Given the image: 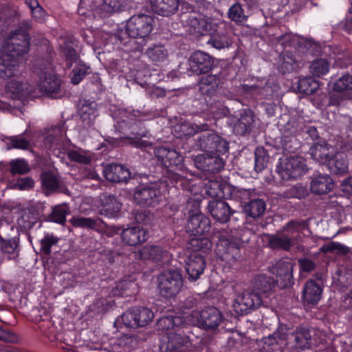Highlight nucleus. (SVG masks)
Segmentation results:
<instances>
[{
    "mask_svg": "<svg viewBox=\"0 0 352 352\" xmlns=\"http://www.w3.org/2000/svg\"><path fill=\"white\" fill-rule=\"evenodd\" d=\"M322 253L336 252L338 254H346L349 253L348 247L336 241H331L321 246L320 249Z\"/></svg>",
    "mask_w": 352,
    "mask_h": 352,
    "instance_id": "nucleus-56",
    "label": "nucleus"
},
{
    "mask_svg": "<svg viewBox=\"0 0 352 352\" xmlns=\"http://www.w3.org/2000/svg\"><path fill=\"white\" fill-rule=\"evenodd\" d=\"M185 269L188 279L192 281L197 280L203 274L206 267L205 255L199 253H190L185 260Z\"/></svg>",
    "mask_w": 352,
    "mask_h": 352,
    "instance_id": "nucleus-23",
    "label": "nucleus"
},
{
    "mask_svg": "<svg viewBox=\"0 0 352 352\" xmlns=\"http://www.w3.org/2000/svg\"><path fill=\"white\" fill-rule=\"evenodd\" d=\"M65 133V122H60L53 127L51 132L45 137L44 144L48 148L59 144L60 138Z\"/></svg>",
    "mask_w": 352,
    "mask_h": 352,
    "instance_id": "nucleus-44",
    "label": "nucleus"
},
{
    "mask_svg": "<svg viewBox=\"0 0 352 352\" xmlns=\"http://www.w3.org/2000/svg\"><path fill=\"white\" fill-rule=\"evenodd\" d=\"M232 197L236 199L242 209V213L248 220H258L264 215L266 199L257 195L255 190L239 189L234 190Z\"/></svg>",
    "mask_w": 352,
    "mask_h": 352,
    "instance_id": "nucleus-6",
    "label": "nucleus"
},
{
    "mask_svg": "<svg viewBox=\"0 0 352 352\" xmlns=\"http://www.w3.org/2000/svg\"><path fill=\"white\" fill-rule=\"evenodd\" d=\"M121 238L123 243L129 246H136L145 242L148 232L140 226L128 227L122 229Z\"/></svg>",
    "mask_w": 352,
    "mask_h": 352,
    "instance_id": "nucleus-28",
    "label": "nucleus"
},
{
    "mask_svg": "<svg viewBox=\"0 0 352 352\" xmlns=\"http://www.w3.org/2000/svg\"><path fill=\"white\" fill-rule=\"evenodd\" d=\"M263 303L261 296L253 291H245L238 295L233 303L234 311L239 315H246L258 309Z\"/></svg>",
    "mask_w": 352,
    "mask_h": 352,
    "instance_id": "nucleus-17",
    "label": "nucleus"
},
{
    "mask_svg": "<svg viewBox=\"0 0 352 352\" xmlns=\"http://www.w3.org/2000/svg\"><path fill=\"white\" fill-rule=\"evenodd\" d=\"M208 208L214 219L221 223L229 221L231 216L237 212L226 201L222 199L210 200Z\"/></svg>",
    "mask_w": 352,
    "mask_h": 352,
    "instance_id": "nucleus-22",
    "label": "nucleus"
},
{
    "mask_svg": "<svg viewBox=\"0 0 352 352\" xmlns=\"http://www.w3.org/2000/svg\"><path fill=\"white\" fill-rule=\"evenodd\" d=\"M153 318V312L145 307H134L122 315L123 324L129 328L145 327Z\"/></svg>",
    "mask_w": 352,
    "mask_h": 352,
    "instance_id": "nucleus-14",
    "label": "nucleus"
},
{
    "mask_svg": "<svg viewBox=\"0 0 352 352\" xmlns=\"http://www.w3.org/2000/svg\"><path fill=\"white\" fill-rule=\"evenodd\" d=\"M89 69L90 67L89 65L80 60L72 70L71 82L74 85H78L89 73Z\"/></svg>",
    "mask_w": 352,
    "mask_h": 352,
    "instance_id": "nucleus-53",
    "label": "nucleus"
},
{
    "mask_svg": "<svg viewBox=\"0 0 352 352\" xmlns=\"http://www.w3.org/2000/svg\"><path fill=\"white\" fill-rule=\"evenodd\" d=\"M138 256L140 259L151 261L158 266L168 265L172 257L166 248L160 245L144 246L139 251Z\"/></svg>",
    "mask_w": 352,
    "mask_h": 352,
    "instance_id": "nucleus-18",
    "label": "nucleus"
},
{
    "mask_svg": "<svg viewBox=\"0 0 352 352\" xmlns=\"http://www.w3.org/2000/svg\"><path fill=\"white\" fill-rule=\"evenodd\" d=\"M9 140V144L13 148L25 150L30 146L29 140L21 135L12 136Z\"/></svg>",
    "mask_w": 352,
    "mask_h": 352,
    "instance_id": "nucleus-63",
    "label": "nucleus"
},
{
    "mask_svg": "<svg viewBox=\"0 0 352 352\" xmlns=\"http://www.w3.org/2000/svg\"><path fill=\"white\" fill-rule=\"evenodd\" d=\"M145 54L150 60L157 64L168 58V52L164 45L152 44L147 47Z\"/></svg>",
    "mask_w": 352,
    "mask_h": 352,
    "instance_id": "nucleus-41",
    "label": "nucleus"
},
{
    "mask_svg": "<svg viewBox=\"0 0 352 352\" xmlns=\"http://www.w3.org/2000/svg\"><path fill=\"white\" fill-rule=\"evenodd\" d=\"M254 113L250 109H243L240 118L234 124V132L239 135L250 133L254 126Z\"/></svg>",
    "mask_w": 352,
    "mask_h": 352,
    "instance_id": "nucleus-31",
    "label": "nucleus"
},
{
    "mask_svg": "<svg viewBox=\"0 0 352 352\" xmlns=\"http://www.w3.org/2000/svg\"><path fill=\"white\" fill-rule=\"evenodd\" d=\"M313 329L306 327H298L288 338V343L297 351L309 349L311 344Z\"/></svg>",
    "mask_w": 352,
    "mask_h": 352,
    "instance_id": "nucleus-25",
    "label": "nucleus"
},
{
    "mask_svg": "<svg viewBox=\"0 0 352 352\" xmlns=\"http://www.w3.org/2000/svg\"><path fill=\"white\" fill-rule=\"evenodd\" d=\"M234 69L231 67H225L218 74H206L200 77L198 81V91L201 99L206 102H214L220 96L221 80H230L235 75L230 76Z\"/></svg>",
    "mask_w": 352,
    "mask_h": 352,
    "instance_id": "nucleus-7",
    "label": "nucleus"
},
{
    "mask_svg": "<svg viewBox=\"0 0 352 352\" xmlns=\"http://www.w3.org/2000/svg\"><path fill=\"white\" fill-rule=\"evenodd\" d=\"M274 286V279L266 275H258L255 278V287L263 293H267Z\"/></svg>",
    "mask_w": 352,
    "mask_h": 352,
    "instance_id": "nucleus-55",
    "label": "nucleus"
},
{
    "mask_svg": "<svg viewBox=\"0 0 352 352\" xmlns=\"http://www.w3.org/2000/svg\"><path fill=\"white\" fill-rule=\"evenodd\" d=\"M323 291L322 283L313 279L308 280L302 289V299L308 305H316L322 298Z\"/></svg>",
    "mask_w": 352,
    "mask_h": 352,
    "instance_id": "nucleus-26",
    "label": "nucleus"
},
{
    "mask_svg": "<svg viewBox=\"0 0 352 352\" xmlns=\"http://www.w3.org/2000/svg\"><path fill=\"white\" fill-rule=\"evenodd\" d=\"M98 202V212L105 217L115 218L121 210L122 204L115 195L107 193L102 194L99 197Z\"/></svg>",
    "mask_w": 352,
    "mask_h": 352,
    "instance_id": "nucleus-24",
    "label": "nucleus"
},
{
    "mask_svg": "<svg viewBox=\"0 0 352 352\" xmlns=\"http://www.w3.org/2000/svg\"><path fill=\"white\" fill-rule=\"evenodd\" d=\"M116 114V127L120 133V138L128 140L135 147L144 146L146 142L141 140L147 134L144 122L150 120L151 116L132 107L119 109Z\"/></svg>",
    "mask_w": 352,
    "mask_h": 352,
    "instance_id": "nucleus-5",
    "label": "nucleus"
},
{
    "mask_svg": "<svg viewBox=\"0 0 352 352\" xmlns=\"http://www.w3.org/2000/svg\"><path fill=\"white\" fill-rule=\"evenodd\" d=\"M197 146L205 153L197 155L194 164L197 169L211 175H215L224 169L226 162L220 155L229 150L228 142L212 131L205 132L197 139Z\"/></svg>",
    "mask_w": 352,
    "mask_h": 352,
    "instance_id": "nucleus-2",
    "label": "nucleus"
},
{
    "mask_svg": "<svg viewBox=\"0 0 352 352\" xmlns=\"http://www.w3.org/2000/svg\"><path fill=\"white\" fill-rule=\"evenodd\" d=\"M212 246V243L208 237L201 236H193L187 244V248L192 251L190 253L199 252L204 255L210 252Z\"/></svg>",
    "mask_w": 352,
    "mask_h": 352,
    "instance_id": "nucleus-38",
    "label": "nucleus"
},
{
    "mask_svg": "<svg viewBox=\"0 0 352 352\" xmlns=\"http://www.w3.org/2000/svg\"><path fill=\"white\" fill-rule=\"evenodd\" d=\"M6 90L12 99L24 100L30 96L32 88L26 83L12 80L7 83Z\"/></svg>",
    "mask_w": 352,
    "mask_h": 352,
    "instance_id": "nucleus-35",
    "label": "nucleus"
},
{
    "mask_svg": "<svg viewBox=\"0 0 352 352\" xmlns=\"http://www.w3.org/2000/svg\"><path fill=\"white\" fill-rule=\"evenodd\" d=\"M318 88V81L311 76L300 78L298 80L296 87L298 91L305 95H311L314 94Z\"/></svg>",
    "mask_w": 352,
    "mask_h": 352,
    "instance_id": "nucleus-46",
    "label": "nucleus"
},
{
    "mask_svg": "<svg viewBox=\"0 0 352 352\" xmlns=\"http://www.w3.org/2000/svg\"><path fill=\"white\" fill-rule=\"evenodd\" d=\"M137 292V284L131 279H123L116 283L111 289L113 296H131Z\"/></svg>",
    "mask_w": 352,
    "mask_h": 352,
    "instance_id": "nucleus-40",
    "label": "nucleus"
},
{
    "mask_svg": "<svg viewBox=\"0 0 352 352\" xmlns=\"http://www.w3.org/2000/svg\"><path fill=\"white\" fill-rule=\"evenodd\" d=\"M282 145L284 151L288 153H295L300 147V142L294 136H283Z\"/></svg>",
    "mask_w": 352,
    "mask_h": 352,
    "instance_id": "nucleus-58",
    "label": "nucleus"
},
{
    "mask_svg": "<svg viewBox=\"0 0 352 352\" xmlns=\"http://www.w3.org/2000/svg\"><path fill=\"white\" fill-rule=\"evenodd\" d=\"M199 204L197 201L187 202V208L192 206L195 210V212L190 213L192 211L188 209L189 217L186 226V232L192 236H202L211 228L210 219L199 210Z\"/></svg>",
    "mask_w": 352,
    "mask_h": 352,
    "instance_id": "nucleus-9",
    "label": "nucleus"
},
{
    "mask_svg": "<svg viewBox=\"0 0 352 352\" xmlns=\"http://www.w3.org/2000/svg\"><path fill=\"white\" fill-rule=\"evenodd\" d=\"M154 154L157 162L166 169L165 182L176 188L191 191L197 185L196 175L184 166V157L175 149L164 146L155 148Z\"/></svg>",
    "mask_w": 352,
    "mask_h": 352,
    "instance_id": "nucleus-1",
    "label": "nucleus"
},
{
    "mask_svg": "<svg viewBox=\"0 0 352 352\" xmlns=\"http://www.w3.org/2000/svg\"><path fill=\"white\" fill-rule=\"evenodd\" d=\"M62 48L67 69H70L74 63L78 64L79 61L81 60L79 54L74 49L72 42L68 41H65Z\"/></svg>",
    "mask_w": 352,
    "mask_h": 352,
    "instance_id": "nucleus-48",
    "label": "nucleus"
},
{
    "mask_svg": "<svg viewBox=\"0 0 352 352\" xmlns=\"http://www.w3.org/2000/svg\"><path fill=\"white\" fill-rule=\"evenodd\" d=\"M102 173L105 179L113 183H125L131 178L129 168L118 164H107Z\"/></svg>",
    "mask_w": 352,
    "mask_h": 352,
    "instance_id": "nucleus-27",
    "label": "nucleus"
},
{
    "mask_svg": "<svg viewBox=\"0 0 352 352\" xmlns=\"http://www.w3.org/2000/svg\"><path fill=\"white\" fill-rule=\"evenodd\" d=\"M165 187L161 182L140 184L133 192L134 201L142 207L155 208L164 199Z\"/></svg>",
    "mask_w": 352,
    "mask_h": 352,
    "instance_id": "nucleus-8",
    "label": "nucleus"
},
{
    "mask_svg": "<svg viewBox=\"0 0 352 352\" xmlns=\"http://www.w3.org/2000/svg\"><path fill=\"white\" fill-rule=\"evenodd\" d=\"M191 317L198 327L205 330L216 329L223 320L222 313L213 306L206 307L201 311H193Z\"/></svg>",
    "mask_w": 352,
    "mask_h": 352,
    "instance_id": "nucleus-11",
    "label": "nucleus"
},
{
    "mask_svg": "<svg viewBox=\"0 0 352 352\" xmlns=\"http://www.w3.org/2000/svg\"><path fill=\"white\" fill-rule=\"evenodd\" d=\"M228 17L236 23H242L247 19L242 5L239 3H235L230 7Z\"/></svg>",
    "mask_w": 352,
    "mask_h": 352,
    "instance_id": "nucleus-54",
    "label": "nucleus"
},
{
    "mask_svg": "<svg viewBox=\"0 0 352 352\" xmlns=\"http://www.w3.org/2000/svg\"><path fill=\"white\" fill-rule=\"evenodd\" d=\"M60 80L56 75L43 72L40 76L38 85L41 91L56 98L60 90Z\"/></svg>",
    "mask_w": 352,
    "mask_h": 352,
    "instance_id": "nucleus-29",
    "label": "nucleus"
},
{
    "mask_svg": "<svg viewBox=\"0 0 352 352\" xmlns=\"http://www.w3.org/2000/svg\"><path fill=\"white\" fill-rule=\"evenodd\" d=\"M60 239L52 232H45L43 238L39 241L40 252L41 254L49 256L52 253V248L57 246Z\"/></svg>",
    "mask_w": 352,
    "mask_h": 352,
    "instance_id": "nucleus-47",
    "label": "nucleus"
},
{
    "mask_svg": "<svg viewBox=\"0 0 352 352\" xmlns=\"http://www.w3.org/2000/svg\"><path fill=\"white\" fill-rule=\"evenodd\" d=\"M278 42L285 48V50L279 55L277 68L283 74L292 73L298 67V63L293 53L285 48L291 47L294 44V41L290 34H285L279 36Z\"/></svg>",
    "mask_w": 352,
    "mask_h": 352,
    "instance_id": "nucleus-16",
    "label": "nucleus"
},
{
    "mask_svg": "<svg viewBox=\"0 0 352 352\" xmlns=\"http://www.w3.org/2000/svg\"><path fill=\"white\" fill-rule=\"evenodd\" d=\"M276 171L283 180L296 179L307 171L305 160L298 156H291L276 165Z\"/></svg>",
    "mask_w": 352,
    "mask_h": 352,
    "instance_id": "nucleus-13",
    "label": "nucleus"
},
{
    "mask_svg": "<svg viewBox=\"0 0 352 352\" xmlns=\"http://www.w3.org/2000/svg\"><path fill=\"white\" fill-rule=\"evenodd\" d=\"M267 151L263 146H258L254 151V170L257 173L262 172L267 166L269 161Z\"/></svg>",
    "mask_w": 352,
    "mask_h": 352,
    "instance_id": "nucleus-50",
    "label": "nucleus"
},
{
    "mask_svg": "<svg viewBox=\"0 0 352 352\" xmlns=\"http://www.w3.org/2000/svg\"><path fill=\"white\" fill-rule=\"evenodd\" d=\"M229 30L224 23H219L211 26V32L206 43L220 50L228 47L230 43Z\"/></svg>",
    "mask_w": 352,
    "mask_h": 352,
    "instance_id": "nucleus-20",
    "label": "nucleus"
},
{
    "mask_svg": "<svg viewBox=\"0 0 352 352\" xmlns=\"http://www.w3.org/2000/svg\"><path fill=\"white\" fill-rule=\"evenodd\" d=\"M133 214L135 221L139 224L147 225L153 219V214L146 209H135Z\"/></svg>",
    "mask_w": 352,
    "mask_h": 352,
    "instance_id": "nucleus-59",
    "label": "nucleus"
},
{
    "mask_svg": "<svg viewBox=\"0 0 352 352\" xmlns=\"http://www.w3.org/2000/svg\"><path fill=\"white\" fill-rule=\"evenodd\" d=\"M152 10L159 15L168 16L179 8V0H150Z\"/></svg>",
    "mask_w": 352,
    "mask_h": 352,
    "instance_id": "nucleus-36",
    "label": "nucleus"
},
{
    "mask_svg": "<svg viewBox=\"0 0 352 352\" xmlns=\"http://www.w3.org/2000/svg\"><path fill=\"white\" fill-rule=\"evenodd\" d=\"M202 111H207L212 114L215 120L221 119L230 113V109L224 105L221 100V96L217 97V100L214 102H206L201 108Z\"/></svg>",
    "mask_w": 352,
    "mask_h": 352,
    "instance_id": "nucleus-39",
    "label": "nucleus"
},
{
    "mask_svg": "<svg viewBox=\"0 0 352 352\" xmlns=\"http://www.w3.org/2000/svg\"><path fill=\"white\" fill-rule=\"evenodd\" d=\"M296 222L292 220L287 223L276 234H270L268 245L272 250L289 251L292 245V234L296 228Z\"/></svg>",
    "mask_w": 352,
    "mask_h": 352,
    "instance_id": "nucleus-15",
    "label": "nucleus"
},
{
    "mask_svg": "<svg viewBox=\"0 0 352 352\" xmlns=\"http://www.w3.org/2000/svg\"><path fill=\"white\" fill-rule=\"evenodd\" d=\"M213 65L212 56L204 52L196 51L188 59V71L195 75L204 74L212 69Z\"/></svg>",
    "mask_w": 352,
    "mask_h": 352,
    "instance_id": "nucleus-19",
    "label": "nucleus"
},
{
    "mask_svg": "<svg viewBox=\"0 0 352 352\" xmlns=\"http://www.w3.org/2000/svg\"><path fill=\"white\" fill-rule=\"evenodd\" d=\"M309 154L314 160L324 166L331 157L329 148L325 142L314 143L309 149Z\"/></svg>",
    "mask_w": 352,
    "mask_h": 352,
    "instance_id": "nucleus-42",
    "label": "nucleus"
},
{
    "mask_svg": "<svg viewBox=\"0 0 352 352\" xmlns=\"http://www.w3.org/2000/svg\"><path fill=\"white\" fill-rule=\"evenodd\" d=\"M330 69V63L324 58H316L314 60L309 67L311 73L317 77L326 75Z\"/></svg>",
    "mask_w": 352,
    "mask_h": 352,
    "instance_id": "nucleus-51",
    "label": "nucleus"
},
{
    "mask_svg": "<svg viewBox=\"0 0 352 352\" xmlns=\"http://www.w3.org/2000/svg\"><path fill=\"white\" fill-rule=\"evenodd\" d=\"M293 265L289 261H280L276 267V281L280 283V287H287L293 280Z\"/></svg>",
    "mask_w": 352,
    "mask_h": 352,
    "instance_id": "nucleus-37",
    "label": "nucleus"
},
{
    "mask_svg": "<svg viewBox=\"0 0 352 352\" xmlns=\"http://www.w3.org/2000/svg\"><path fill=\"white\" fill-rule=\"evenodd\" d=\"M157 281L160 294L165 298L175 296L183 285L182 275L178 270H169L161 274L157 278Z\"/></svg>",
    "mask_w": 352,
    "mask_h": 352,
    "instance_id": "nucleus-12",
    "label": "nucleus"
},
{
    "mask_svg": "<svg viewBox=\"0 0 352 352\" xmlns=\"http://www.w3.org/2000/svg\"><path fill=\"white\" fill-rule=\"evenodd\" d=\"M217 247L223 260L235 261L241 256L240 246L235 241L220 239Z\"/></svg>",
    "mask_w": 352,
    "mask_h": 352,
    "instance_id": "nucleus-33",
    "label": "nucleus"
},
{
    "mask_svg": "<svg viewBox=\"0 0 352 352\" xmlns=\"http://www.w3.org/2000/svg\"><path fill=\"white\" fill-rule=\"evenodd\" d=\"M126 0H103L102 8L107 12L120 11L124 6Z\"/></svg>",
    "mask_w": 352,
    "mask_h": 352,
    "instance_id": "nucleus-61",
    "label": "nucleus"
},
{
    "mask_svg": "<svg viewBox=\"0 0 352 352\" xmlns=\"http://www.w3.org/2000/svg\"><path fill=\"white\" fill-rule=\"evenodd\" d=\"M68 214H69V208L64 204L54 206L48 217L52 222L64 224L66 222V217Z\"/></svg>",
    "mask_w": 352,
    "mask_h": 352,
    "instance_id": "nucleus-49",
    "label": "nucleus"
},
{
    "mask_svg": "<svg viewBox=\"0 0 352 352\" xmlns=\"http://www.w3.org/2000/svg\"><path fill=\"white\" fill-rule=\"evenodd\" d=\"M287 344V342L283 336L279 333H274L258 341L254 352H287L285 347Z\"/></svg>",
    "mask_w": 352,
    "mask_h": 352,
    "instance_id": "nucleus-21",
    "label": "nucleus"
},
{
    "mask_svg": "<svg viewBox=\"0 0 352 352\" xmlns=\"http://www.w3.org/2000/svg\"><path fill=\"white\" fill-rule=\"evenodd\" d=\"M305 139L307 141H316L320 139V133L315 126H306L304 131Z\"/></svg>",
    "mask_w": 352,
    "mask_h": 352,
    "instance_id": "nucleus-64",
    "label": "nucleus"
},
{
    "mask_svg": "<svg viewBox=\"0 0 352 352\" xmlns=\"http://www.w3.org/2000/svg\"><path fill=\"white\" fill-rule=\"evenodd\" d=\"M32 22L23 20L12 34L10 40L5 46V53L0 56V78L7 79L12 77L18 66L16 56L28 52L30 45V31Z\"/></svg>",
    "mask_w": 352,
    "mask_h": 352,
    "instance_id": "nucleus-4",
    "label": "nucleus"
},
{
    "mask_svg": "<svg viewBox=\"0 0 352 352\" xmlns=\"http://www.w3.org/2000/svg\"><path fill=\"white\" fill-rule=\"evenodd\" d=\"M153 23L154 19L149 15L144 14L133 15L126 22L125 34L145 38L146 41L153 30Z\"/></svg>",
    "mask_w": 352,
    "mask_h": 352,
    "instance_id": "nucleus-10",
    "label": "nucleus"
},
{
    "mask_svg": "<svg viewBox=\"0 0 352 352\" xmlns=\"http://www.w3.org/2000/svg\"><path fill=\"white\" fill-rule=\"evenodd\" d=\"M121 44H122L124 50L127 52L138 53L141 54L146 41L145 38L139 37H133L128 36L126 38H120Z\"/></svg>",
    "mask_w": 352,
    "mask_h": 352,
    "instance_id": "nucleus-43",
    "label": "nucleus"
},
{
    "mask_svg": "<svg viewBox=\"0 0 352 352\" xmlns=\"http://www.w3.org/2000/svg\"><path fill=\"white\" fill-rule=\"evenodd\" d=\"M157 331L164 333L160 340V351L185 352L186 346L191 344L190 335L191 327L186 322L183 317L177 316H164L160 318L156 324Z\"/></svg>",
    "mask_w": 352,
    "mask_h": 352,
    "instance_id": "nucleus-3",
    "label": "nucleus"
},
{
    "mask_svg": "<svg viewBox=\"0 0 352 352\" xmlns=\"http://www.w3.org/2000/svg\"><path fill=\"white\" fill-rule=\"evenodd\" d=\"M72 223L74 227L96 229L100 225V221L88 217L73 218Z\"/></svg>",
    "mask_w": 352,
    "mask_h": 352,
    "instance_id": "nucleus-57",
    "label": "nucleus"
},
{
    "mask_svg": "<svg viewBox=\"0 0 352 352\" xmlns=\"http://www.w3.org/2000/svg\"><path fill=\"white\" fill-rule=\"evenodd\" d=\"M334 188L333 179L328 175L319 174L315 176L310 185L311 191L316 195H324L329 192Z\"/></svg>",
    "mask_w": 352,
    "mask_h": 352,
    "instance_id": "nucleus-34",
    "label": "nucleus"
},
{
    "mask_svg": "<svg viewBox=\"0 0 352 352\" xmlns=\"http://www.w3.org/2000/svg\"><path fill=\"white\" fill-rule=\"evenodd\" d=\"M10 165V171L13 175L25 174L29 171L28 164L24 160H12Z\"/></svg>",
    "mask_w": 352,
    "mask_h": 352,
    "instance_id": "nucleus-62",
    "label": "nucleus"
},
{
    "mask_svg": "<svg viewBox=\"0 0 352 352\" xmlns=\"http://www.w3.org/2000/svg\"><path fill=\"white\" fill-rule=\"evenodd\" d=\"M208 130V124L197 125L190 122H184L178 124L174 127L175 135L178 138H184L192 136L197 133L196 141L198 138Z\"/></svg>",
    "mask_w": 352,
    "mask_h": 352,
    "instance_id": "nucleus-30",
    "label": "nucleus"
},
{
    "mask_svg": "<svg viewBox=\"0 0 352 352\" xmlns=\"http://www.w3.org/2000/svg\"><path fill=\"white\" fill-rule=\"evenodd\" d=\"M324 166L331 174L344 175L348 170L346 155L344 153H337L330 157Z\"/></svg>",
    "mask_w": 352,
    "mask_h": 352,
    "instance_id": "nucleus-32",
    "label": "nucleus"
},
{
    "mask_svg": "<svg viewBox=\"0 0 352 352\" xmlns=\"http://www.w3.org/2000/svg\"><path fill=\"white\" fill-rule=\"evenodd\" d=\"M204 190L207 195L213 198H221L224 197L223 189L225 185L221 179H209L204 183Z\"/></svg>",
    "mask_w": 352,
    "mask_h": 352,
    "instance_id": "nucleus-45",
    "label": "nucleus"
},
{
    "mask_svg": "<svg viewBox=\"0 0 352 352\" xmlns=\"http://www.w3.org/2000/svg\"><path fill=\"white\" fill-rule=\"evenodd\" d=\"M277 87L278 85L267 82L265 86L259 88L256 87V91L260 95L261 99H271L277 91Z\"/></svg>",
    "mask_w": 352,
    "mask_h": 352,
    "instance_id": "nucleus-60",
    "label": "nucleus"
},
{
    "mask_svg": "<svg viewBox=\"0 0 352 352\" xmlns=\"http://www.w3.org/2000/svg\"><path fill=\"white\" fill-rule=\"evenodd\" d=\"M42 188L48 192H52L58 188V180L51 171H45L41 174Z\"/></svg>",
    "mask_w": 352,
    "mask_h": 352,
    "instance_id": "nucleus-52",
    "label": "nucleus"
}]
</instances>
